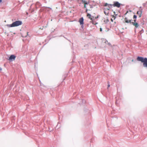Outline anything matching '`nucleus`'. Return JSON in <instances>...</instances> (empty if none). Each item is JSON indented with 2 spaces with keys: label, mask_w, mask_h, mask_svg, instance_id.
<instances>
[{
  "label": "nucleus",
  "mask_w": 147,
  "mask_h": 147,
  "mask_svg": "<svg viewBox=\"0 0 147 147\" xmlns=\"http://www.w3.org/2000/svg\"><path fill=\"white\" fill-rule=\"evenodd\" d=\"M142 8L141 7H140V11H138L137 12V14L139 15V17L140 18L141 17V16L142 15V9H141V8Z\"/></svg>",
  "instance_id": "5"
},
{
  "label": "nucleus",
  "mask_w": 147,
  "mask_h": 147,
  "mask_svg": "<svg viewBox=\"0 0 147 147\" xmlns=\"http://www.w3.org/2000/svg\"><path fill=\"white\" fill-rule=\"evenodd\" d=\"M128 13V11H127L126 12V14H127V13Z\"/></svg>",
  "instance_id": "30"
},
{
  "label": "nucleus",
  "mask_w": 147,
  "mask_h": 147,
  "mask_svg": "<svg viewBox=\"0 0 147 147\" xmlns=\"http://www.w3.org/2000/svg\"><path fill=\"white\" fill-rule=\"evenodd\" d=\"M16 58V56L15 55H12L10 56L9 58V60L10 61H14Z\"/></svg>",
  "instance_id": "4"
},
{
  "label": "nucleus",
  "mask_w": 147,
  "mask_h": 147,
  "mask_svg": "<svg viewBox=\"0 0 147 147\" xmlns=\"http://www.w3.org/2000/svg\"><path fill=\"white\" fill-rule=\"evenodd\" d=\"M98 18V16H97L96 17H95V19H97Z\"/></svg>",
  "instance_id": "21"
},
{
  "label": "nucleus",
  "mask_w": 147,
  "mask_h": 147,
  "mask_svg": "<svg viewBox=\"0 0 147 147\" xmlns=\"http://www.w3.org/2000/svg\"><path fill=\"white\" fill-rule=\"evenodd\" d=\"M114 4L112 5L114 7H116L118 8L119 7L121 6V3H119L118 1H114L113 2Z\"/></svg>",
  "instance_id": "3"
},
{
  "label": "nucleus",
  "mask_w": 147,
  "mask_h": 147,
  "mask_svg": "<svg viewBox=\"0 0 147 147\" xmlns=\"http://www.w3.org/2000/svg\"><path fill=\"white\" fill-rule=\"evenodd\" d=\"M90 5V8H93V6L92 5Z\"/></svg>",
  "instance_id": "24"
},
{
  "label": "nucleus",
  "mask_w": 147,
  "mask_h": 147,
  "mask_svg": "<svg viewBox=\"0 0 147 147\" xmlns=\"http://www.w3.org/2000/svg\"><path fill=\"white\" fill-rule=\"evenodd\" d=\"M124 20L125 21V22L126 23H130L131 24H132V22H131V20H128L127 18H125L124 19Z\"/></svg>",
  "instance_id": "7"
},
{
  "label": "nucleus",
  "mask_w": 147,
  "mask_h": 147,
  "mask_svg": "<svg viewBox=\"0 0 147 147\" xmlns=\"http://www.w3.org/2000/svg\"><path fill=\"white\" fill-rule=\"evenodd\" d=\"M107 22H108V21H109V20H108V19H107Z\"/></svg>",
  "instance_id": "34"
},
{
  "label": "nucleus",
  "mask_w": 147,
  "mask_h": 147,
  "mask_svg": "<svg viewBox=\"0 0 147 147\" xmlns=\"http://www.w3.org/2000/svg\"><path fill=\"white\" fill-rule=\"evenodd\" d=\"M132 24L133 25L135 26L137 28H138L139 26V24L137 23H134L133 22L132 23Z\"/></svg>",
  "instance_id": "8"
},
{
  "label": "nucleus",
  "mask_w": 147,
  "mask_h": 147,
  "mask_svg": "<svg viewBox=\"0 0 147 147\" xmlns=\"http://www.w3.org/2000/svg\"><path fill=\"white\" fill-rule=\"evenodd\" d=\"M132 62L134 61V59H133L132 60Z\"/></svg>",
  "instance_id": "36"
},
{
  "label": "nucleus",
  "mask_w": 147,
  "mask_h": 147,
  "mask_svg": "<svg viewBox=\"0 0 147 147\" xmlns=\"http://www.w3.org/2000/svg\"><path fill=\"white\" fill-rule=\"evenodd\" d=\"M137 60L138 61H141L143 63V67L147 69V58L138 56L137 57Z\"/></svg>",
  "instance_id": "1"
},
{
  "label": "nucleus",
  "mask_w": 147,
  "mask_h": 147,
  "mask_svg": "<svg viewBox=\"0 0 147 147\" xmlns=\"http://www.w3.org/2000/svg\"><path fill=\"white\" fill-rule=\"evenodd\" d=\"M107 29V31H109V29L108 28Z\"/></svg>",
  "instance_id": "33"
},
{
  "label": "nucleus",
  "mask_w": 147,
  "mask_h": 147,
  "mask_svg": "<svg viewBox=\"0 0 147 147\" xmlns=\"http://www.w3.org/2000/svg\"><path fill=\"white\" fill-rule=\"evenodd\" d=\"M146 3H147V1L146 2Z\"/></svg>",
  "instance_id": "40"
},
{
  "label": "nucleus",
  "mask_w": 147,
  "mask_h": 147,
  "mask_svg": "<svg viewBox=\"0 0 147 147\" xmlns=\"http://www.w3.org/2000/svg\"><path fill=\"white\" fill-rule=\"evenodd\" d=\"M84 7L85 8H86V5L84 4Z\"/></svg>",
  "instance_id": "27"
},
{
  "label": "nucleus",
  "mask_w": 147,
  "mask_h": 147,
  "mask_svg": "<svg viewBox=\"0 0 147 147\" xmlns=\"http://www.w3.org/2000/svg\"><path fill=\"white\" fill-rule=\"evenodd\" d=\"M82 102H83V99H82Z\"/></svg>",
  "instance_id": "37"
},
{
  "label": "nucleus",
  "mask_w": 147,
  "mask_h": 147,
  "mask_svg": "<svg viewBox=\"0 0 147 147\" xmlns=\"http://www.w3.org/2000/svg\"><path fill=\"white\" fill-rule=\"evenodd\" d=\"M6 26L9 27H14L13 23L10 24H7L6 25Z\"/></svg>",
  "instance_id": "9"
},
{
  "label": "nucleus",
  "mask_w": 147,
  "mask_h": 147,
  "mask_svg": "<svg viewBox=\"0 0 147 147\" xmlns=\"http://www.w3.org/2000/svg\"><path fill=\"white\" fill-rule=\"evenodd\" d=\"M102 28H100V32H102Z\"/></svg>",
  "instance_id": "22"
},
{
  "label": "nucleus",
  "mask_w": 147,
  "mask_h": 147,
  "mask_svg": "<svg viewBox=\"0 0 147 147\" xmlns=\"http://www.w3.org/2000/svg\"><path fill=\"white\" fill-rule=\"evenodd\" d=\"M48 8H50V9H51V8H50V7H48Z\"/></svg>",
  "instance_id": "38"
},
{
  "label": "nucleus",
  "mask_w": 147,
  "mask_h": 147,
  "mask_svg": "<svg viewBox=\"0 0 147 147\" xmlns=\"http://www.w3.org/2000/svg\"><path fill=\"white\" fill-rule=\"evenodd\" d=\"M112 5H111V4H109L108 6V8H107V9L109 10L112 7Z\"/></svg>",
  "instance_id": "11"
},
{
  "label": "nucleus",
  "mask_w": 147,
  "mask_h": 147,
  "mask_svg": "<svg viewBox=\"0 0 147 147\" xmlns=\"http://www.w3.org/2000/svg\"><path fill=\"white\" fill-rule=\"evenodd\" d=\"M87 16V17H88V18H90V20H93V18H91V14L89 13H88Z\"/></svg>",
  "instance_id": "10"
},
{
  "label": "nucleus",
  "mask_w": 147,
  "mask_h": 147,
  "mask_svg": "<svg viewBox=\"0 0 147 147\" xmlns=\"http://www.w3.org/2000/svg\"><path fill=\"white\" fill-rule=\"evenodd\" d=\"M84 19L83 17L80 18L79 20V22L80 23V25H84Z\"/></svg>",
  "instance_id": "6"
},
{
  "label": "nucleus",
  "mask_w": 147,
  "mask_h": 147,
  "mask_svg": "<svg viewBox=\"0 0 147 147\" xmlns=\"http://www.w3.org/2000/svg\"><path fill=\"white\" fill-rule=\"evenodd\" d=\"M87 11H88V9H86V12H87Z\"/></svg>",
  "instance_id": "31"
},
{
  "label": "nucleus",
  "mask_w": 147,
  "mask_h": 147,
  "mask_svg": "<svg viewBox=\"0 0 147 147\" xmlns=\"http://www.w3.org/2000/svg\"><path fill=\"white\" fill-rule=\"evenodd\" d=\"M110 85L109 84L108 85V88H109V87H110Z\"/></svg>",
  "instance_id": "29"
},
{
  "label": "nucleus",
  "mask_w": 147,
  "mask_h": 147,
  "mask_svg": "<svg viewBox=\"0 0 147 147\" xmlns=\"http://www.w3.org/2000/svg\"><path fill=\"white\" fill-rule=\"evenodd\" d=\"M137 18V16L136 15H134L133 16V18L134 19H136Z\"/></svg>",
  "instance_id": "13"
},
{
  "label": "nucleus",
  "mask_w": 147,
  "mask_h": 147,
  "mask_svg": "<svg viewBox=\"0 0 147 147\" xmlns=\"http://www.w3.org/2000/svg\"><path fill=\"white\" fill-rule=\"evenodd\" d=\"M81 26V27L82 29H84V25H80Z\"/></svg>",
  "instance_id": "18"
},
{
  "label": "nucleus",
  "mask_w": 147,
  "mask_h": 147,
  "mask_svg": "<svg viewBox=\"0 0 147 147\" xmlns=\"http://www.w3.org/2000/svg\"><path fill=\"white\" fill-rule=\"evenodd\" d=\"M111 21L112 22H113V20H112V19H111Z\"/></svg>",
  "instance_id": "35"
},
{
  "label": "nucleus",
  "mask_w": 147,
  "mask_h": 147,
  "mask_svg": "<svg viewBox=\"0 0 147 147\" xmlns=\"http://www.w3.org/2000/svg\"><path fill=\"white\" fill-rule=\"evenodd\" d=\"M2 70V69L0 67V71Z\"/></svg>",
  "instance_id": "28"
},
{
  "label": "nucleus",
  "mask_w": 147,
  "mask_h": 147,
  "mask_svg": "<svg viewBox=\"0 0 147 147\" xmlns=\"http://www.w3.org/2000/svg\"><path fill=\"white\" fill-rule=\"evenodd\" d=\"M107 44L109 45V46H110L111 45V44L110 43V42H108V41L106 40V41H105V43H106V44H107Z\"/></svg>",
  "instance_id": "12"
},
{
  "label": "nucleus",
  "mask_w": 147,
  "mask_h": 147,
  "mask_svg": "<svg viewBox=\"0 0 147 147\" xmlns=\"http://www.w3.org/2000/svg\"><path fill=\"white\" fill-rule=\"evenodd\" d=\"M92 20V23L93 24H94V20Z\"/></svg>",
  "instance_id": "16"
},
{
  "label": "nucleus",
  "mask_w": 147,
  "mask_h": 147,
  "mask_svg": "<svg viewBox=\"0 0 147 147\" xmlns=\"http://www.w3.org/2000/svg\"><path fill=\"white\" fill-rule=\"evenodd\" d=\"M130 11V12H131V10H130V11Z\"/></svg>",
  "instance_id": "39"
},
{
  "label": "nucleus",
  "mask_w": 147,
  "mask_h": 147,
  "mask_svg": "<svg viewBox=\"0 0 147 147\" xmlns=\"http://www.w3.org/2000/svg\"><path fill=\"white\" fill-rule=\"evenodd\" d=\"M14 27L18 26L22 24V22L21 21H16L13 22Z\"/></svg>",
  "instance_id": "2"
},
{
  "label": "nucleus",
  "mask_w": 147,
  "mask_h": 147,
  "mask_svg": "<svg viewBox=\"0 0 147 147\" xmlns=\"http://www.w3.org/2000/svg\"><path fill=\"white\" fill-rule=\"evenodd\" d=\"M86 1H84V0H82V2H83V3H84L85 4V2H86Z\"/></svg>",
  "instance_id": "19"
},
{
  "label": "nucleus",
  "mask_w": 147,
  "mask_h": 147,
  "mask_svg": "<svg viewBox=\"0 0 147 147\" xmlns=\"http://www.w3.org/2000/svg\"><path fill=\"white\" fill-rule=\"evenodd\" d=\"M2 1V0H0V3H1Z\"/></svg>",
  "instance_id": "32"
},
{
  "label": "nucleus",
  "mask_w": 147,
  "mask_h": 147,
  "mask_svg": "<svg viewBox=\"0 0 147 147\" xmlns=\"http://www.w3.org/2000/svg\"><path fill=\"white\" fill-rule=\"evenodd\" d=\"M136 19H135L134 20V23H136Z\"/></svg>",
  "instance_id": "25"
},
{
  "label": "nucleus",
  "mask_w": 147,
  "mask_h": 147,
  "mask_svg": "<svg viewBox=\"0 0 147 147\" xmlns=\"http://www.w3.org/2000/svg\"><path fill=\"white\" fill-rule=\"evenodd\" d=\"M28 32H27V35L26 36V37L28 35Z\"/></svg>",
  "instance_id": "26"
},
{
  "label": "nucleus",
  "mask_w": 147,
  "mask_h": 147,
  "mask_svg": "<svg viewBox=\"0 0 147 147\" xmlns=\"http://www.w3.org/2000/svg\"><path fill=\"white\" fill-rule=\"evenodd\" d=\"M146 4H147V3H143V6L144 7H145V6H146Z\"/></svg>",
  "instance_id": "14"
},
{
  "label": "nucleus",
  "mask_w": 147,
  "mask_h": 147,
  "mask_svg": "<svg viewBox=\"0 0 147 147\" xmlns=\"http://www.w3.org/2000/svg\"><path fill=\"white\" fill-rule=\"evenodd\" d=\"M91 18H93V20H95V18L94 16H92L91 17Z\"/></svg>",
  "instance_id": "17"
},
{
  "label": "nucleus",
  "mask_w": 147,
  "mask_h": 147,
  "mask_svg": "<svg viewBox=\"0 0 147 147\" xmlns=\"http://www.w3.org/2000/svg\"><path fill=\"white\" fill-rule=\"evenodd\" d=\"M104 13L106 15H108V13H107L105 11H104Z\"/></svg>",
  "instance_id": "20"
},
{
  "label": "nucleus",
  "mask_w": 147,
  "mask_h": 147,
  "mask_svg": "<svg viewBox=\"0 0 147 147\" xmlns=\"http://www.w3.org/2000/svg\"><path fill=\"white\" fill-rule=\"evenodd\" d=\"M109 5V4L107 3H105L104 5V6H108V5Z\"/></svg>",
  "instance_id": "15"
},
{
  "label": "nucleus",
  "mask_w": 147,
  "mask_h": 147,
  "mask_svg": "<svg viewBox=\"0 0 147 147\" xmlns=\"http://www.w3.org/2000/svg\"><path fill=\"white\" fill-rule=\"evenodd\" d=\"M88 4V3H87V2L86 1V2H85V4H85V5H86V4Z\"/></svg>",
  "instance_id": "23"
}]
</instances>
